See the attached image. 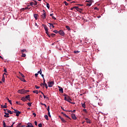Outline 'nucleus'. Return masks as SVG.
Wrapping results in <instances>:
<instances>
[{"instance_id": "obj_1", "label": "nucleus", "mask_w": 127, "mask_h": 127, "mask_svg": "<svg viewBox=\"0 0 127 127\" xmlns=\"http://www.w3.org/2000/svg\"><path fill=\"white\" fill-rule=\"evenodd\" d=\"M29 91V90H25L24 89H22L21 90H18V92L19 94H26V92Z\"/></svg>"}, {"instance_id": "obj_2", "label": "nucleus", "mask_w": 127, "mask_h": 127, "mask_svg": "<svg viewBox=\"0 0 127 127\" xmlns=\"http://www.w3.org/2000/svg\"><path fill=\"white\" fill-rule=\"evenodd\" d=\"M42 26H44V28L46 31V34H47V35H48H48H49L48 27H47V25H45L44 24H42Z\"/></svg>"}, {"instance_id": "obj_3", "label": "nucleus", "mask_w": 127, "mask_h": 127, "mask_svg": "<svg viewBox=\"0 0 127 127\" xmlns=\"http://www.w3.org/2000/svg\"><path fill=\"white\" fill-rule=\"evenodd\" d=\"M64 100L66 101H68V102H71V101H72V99H71V97L69 96H68V95L64 97Z\"/></svg>"}, {"instance_id": "obj_4", "label": "nucleus", "mask_w": 127, "mask_h": 127, "mask_svg": "<svg viewBox=\"0 0 127 127\" xmlns=\"http://www.w3.org/2000/svg\"><path fill=\"white\" fill-rule=\"evenodd\" d=\"M14 113L16 114V116H19L20 114H21V111H19L18 110H16L15 109H14Z\"/></svg>"}, {"instance_id": "obj_5", "label": "nucleus", "mask_w": 127, "mask_h": 127, "mask_svg": "<svg viewBox=\"0 0 127 127\" xmlns=\"http://www.w3.org/2000/svg\"><path fill=\"white\" fill-rule=\"evenodd\" d=\"M86 2H88L87 4H86L87 6H91L92 3V0H86Z\"/></svg>"}, {"instance_id": "obj_6", "label": "nucleus", "mask_w": 127, "mask_h": 127, "mask_svg": "<svg viewBox=\"0 0 127 127\" xmlns=\"http://www.w3.org/2000/svg\"><path fill=\"white\" fill-rule=\"evenodd\" d=\"M48 85L49 87H52L53 85H54V81H50L48 82Z\"/></svg>"}, {"instance_id": "obj_7", "label": "nucleus", "mask_w": 127, "mask_h": 127, "mask_svg": "<svg viewBox=\"0 0 127 127\" xmlns=\"http://www.w3.org/2000/svg\"><path fill=\"white\" fill-rule=\"evenodd\" d=\"M59 34H60V35H61L62 36H64V35H65V33L64 31V30H60L59 31Z\"/></svg>"}, {"instance_id": "obj_8", "label": "nucleus", "mask_w": 127, "mask_h": 127, "mask_svg": "<svg viewBox=\"0 0 127 127\" xmlns=\"http://www.w3.org/2000/svg\"><path fill=\"white\" fill-rule=\"evenodd\" d=\"M71 118L74 119V120H76L77 117L75 114H71Z\"/></svg>"}, {"instance_id": "obj_9", "label": "nucleus", "mask_w": 127, "mask_h": 127, "mask_svg": "<svg viewBox=\"0 0 127 127\" xmlns=\"http://www.w3.org/2000/svg\"><path fill=\"white\" fill-rule=\"evenodd\" d=\"M116 6H117V4H114V2H113V3L111 2L112 8H115V7H116Z\"/></svg>"}, {"instance_id": "obj_10", "label": "nucleus", "mask_w": 127, "mask_h": 127, "mask_svg": "<svg viewBox=\"0 0 127 127\" xmlns=\"http://www.w3.org/2000/svg\"><path fill=\"white\" fill-rule=\"evenodd\" d=\"M27 127H34L32 123H28Z\"/></svg>"}, {"instance_id": "obj_11", "label": "nucleus", "mask_w": 127, "mask_h": 127, "mask_svg": "<svg viewBox=\"0 0 127 127\" xmlns=\"http://www.w3.org/2000/svg\"><path fill=\"white\" fill-rule=\"evenodd\" d=\"M74 7L77 11H82V9H80L78 6H75Z\"/></svg>"}, {"instance_id": "obj_12", "label": "nucleus", "mask_w": 127, "mask_h": 127, "mask_svg": "<svg viewBox=\"0 0 127 127\" xmlns=\"http://www.w3.org/2000/svg\"><path fill=\"white\" fill-rule=\"evenodd\" d=\"M41 16L43 18H44V19H45V18H46V12H43V14L41 15Z\"/></svg>"}, {"instance_id": "obj_13", "label": "nucleus", "mask_w": 127, "mask_h": 127, "mask_svg": "<svg viewBox=\"0 0 127 127\" xmlns=\"http://www.w3.org/2000/svg\"><path fill=\"white\" fill-rule=\"evenodd\" d=\"M4 118H9V114L8 113V111H7V113H5V115H4Z\"/></svg>"}, {"instance_id": "obj_14", "label": "nucleus", "mask_w": 127, "mask_h": 127, "mask_svg": "<svg viewBox=\"0 0 127 127\" xmlns=\"http://www.w3.org/2000/svg\"><path fill=\"white\" fill-rule=\"evenodd\" d=\"M59 90L61 92H64V89H63V87H61V86H59Z\"/></svg>"}, {"instance_id": "obj_15", "label": "nucleus", "mask_w": 127, "mask_h": 127, "mask_svg": "<svg viewBox=\"0 0 127 127\" xmlns=\"http://www.w3.org/2000/svg\"><path fill=\"white\" fill-rule=\"evenodd\" d=\"M85 120L86 121V123H87V124H91V121L89 120V119H88L87 118H86Z\"/></svg>"}, {"instance_id": "obj_16", "label": "nucleus", "mask_w": 127, "mask_h": 127, "mask_svg": "<svg viewBox=\"0 0 127 127\" xmlns=\"http://www.w3.org/2000/svg\"><path fill=\"white\" fill-rule=\"evenodd\" d=\"M60 118L61 119V120L63 121V123H66V120H65L64 118H62V116H60Z\"/></svg>"}, {"instance_id": "obj_17", "label": "nucleus", "mask_w": 127, "mask_h": 127, "mask_svg": "<svg viewBox=\"0 0 127 127\" xmlns=\"http://www.w3.org/2000/svg\"><path fill=\"white\" fill-rule=\"evenodd\" d=\"M42 77H43V84H44V85H45L46 80H45V79L44 78V75L43 74H42Z\"/></svg>"}, {"instance_id": "obj_18", "label": "nucleus", "mask_w": 127, "mask_h": 127, "mask_svg": "<svg viewBox=\"0 0 127 127\" xmlns=\"http://www.w3.org/2000/svg\"><path fill=\"white\" fill-rule=\"evenodd\" d=\"M62 114L64 115V116H65V118H67L68 119H70L69 116L68 115H66V114H64V113L62 112Z\"/></svg>"}, {"instance_id": "obj_19", "label": "nucleus", "mask_w": 127, "mask_h": 127, "mask_svg": "<svg viewBox=\"0 0 127 127\" xmlns=\"http://www.w3.org/2000/svg\"><path fill=\"white\" fill-rule=\"evenodd\" d=\"M38 14H34V17H35V20H38Z\"/></svg>"}, {"instance_id": "obj_20", "label": "nucleus", "mask_w": 127, "mask_h": 127, "mask_svg": "<svg viewBox=\"0 0 127 127\" xmlns=\"http://www.w3.org/2000/svg\"><path fill=\"white\" fill-rule=\"evenodd\" d=\"M1 107H3L4 109L6 108L7 107L6 103L4 104V105H1Z\"/></svg>"}, {"instance_id": "obj_21", "label": "nucleus", "mask_w": 127, "mask_h": 127, "mask_svg": "<svg viewBox=\"0 0 127 127\" xmlns=\"http://www.w3.org/2000/svg\"><path fill=\"white\" fill-rule=\"evenodd\" d=\"M20 80L23 81L24 82H26V80L24 79V77H19Z\"/></svg>"}, {"instance_id": "obj_22", "label": "nucleus", "mask_w": 127, "mask_h": 127, "mask_svg": "<svg viewBox=\"0 0 127 127\" xmlns=\"http://www.w3.org/2000/svg\"><path fill=\"white\" fill-rule=\"evenodd\" d=\"M21 100H22V101H24V102L26 101V96H25V97L24 96L22 97Z\"/></svg>"}, {"instance_id": "obj_23", "label": "nucleus", "mask_w": 127, "mask_h": 127, "mask_svg": "<svg viewBox=\"0 0 127 127\" xmlns=\"http://www.w3.org/2000/svg\"><path fill=\"white\" fill-rule=\"evenodd\" d=\"M7 100H8V102H9V104H10V105H12V101L11 100H9V97H6Z\"/></svg>"}, {"instance_id": "obj_24", "label": "nucleus", "mask_w": 127, "mask_h": 127, "mask_svg": "<svg viewBox=\"0 0 127 127\" xmlns=\"http://www.w3.org/2000/svg\"><path fill=\"white\" fill-rule=\"evenodd\" d=\"M2 81H3V82H4L5 81V76H4V74L2 75Z\"/></svg>"}, {"instance_id": "obj_25", "label": "nucleus", "mask_w": 127, "mask_h": 127, "mask_svg": "<svg viewBox=\"0 0 127 127\" xmlns=\"http://www.w3.org/2000/svg\"><path fill=\"white\" fill-rule=\"evenodd\" d=\"M31 6H33V7H35V2H32L30 3Z\"/></svg>"}, {"instance_id": "obj_26", "label": "nucleus", "mask_w": 127, "mask_h": 127, "mask_svg": "<svg viewBox=\"0 0 127 127\" xmlns=\"http://www.w3.org/2000/svg\"><path fill=\"white\" fill-rule=\"evenodd\" d=\"M25 98H26V101H27V99L28 100H30V95H27L26 96H25Z\"/></svg>"}, {"instance_id": "obj_27", "label": "nucleus", "mask_w": 127, "mask_h": 127, "mask_svg": "<svg viewBox=\"0 0 127 127\" xmlns=\"http://www.w3.org/2000/svg\"><path fill=\"white\" fill-rule=\"evenodd\" d=\"M27 52V50H26V49H23L22 50H21L22 54H24V52Z\"/></svg>"}, {"instance_id": "obj_28", "label": "nucleus", "mask_w": 127, "mask_h": 127, "mask_svg": "<svg viewBox=\"0 0 127 127\" xmlns=\"http://www.w3.org/2000/svg\"><path fill=\"white\" fill-rule=\"evenodd\" d=\"M38 73H40V75H41V76H42V69H40L39 71H38Z\"/></svg>"}, {"instance_id": "obj_29", "label": "nucleus", "mask_w": 127, "mask_h": 127, "mask_svg": "<svg viewBox=\"0 0 127 127\" xmlns=\"http://www.w3.org/2000/svg\"><path fill=\"white\" fill-rule=\"evenodd\" d=\"M82 107H84V109H85V107H86V104H85V103H83V104L82 103Z\"/></svg>"}, {"instance_id": "obj_30", "label": "nucleus", "mask_w": 127, "mask_h": 127, "mask_svg": "<svg viewBox=\"0 0 127 127\" xmlns=\"http://www.w3.org/2000/svg\"><path fill=\"white\" fill-rule=\"evenodd\" d=\"M54 32H55V35H56V34H58L59 31L58 30H54Z\"/></svg>"}, {"instance_id": "obj_31", "label": "nucleus", "mask_w": 127, "mask_h": 127, "mask_svg": "<svg viewBox=\"0 0 127 127\" xmlns=\"http://www.w3.org/2000/svg\"><path fill=\"white\" fill-rule=\"evenodd\" d=\"M33 92L34 93H36V94H39V92L38 91V90H34Z\"/></svg>"}, {"instance_id": "obj_32", "label": "nucleus", "mask_w": 127, "mask_h": 127, "mask_svg": "<svg viewBox=\"0 0 127 127\" xmlns=\"http://www.w3.org/2000/svg\"><path fill=\"white\" fill-rule=\"evenodd\" d=\"M22 58H25V57L26 56V54H24V53L23 54H22L21 55Z\"/></svg>"}, {"instance_id": "obj_33", "label": "nucleus", "mask_w": 127, "mask_h": 127, "mask_svg": "<svg viewBox=\"0 0 127 127\" xmlns=\"http://www.w3.org/2000/svg\"><path fill=\"white\" fill-rule=\"evenodd\" d=\"M43 94V96L44 97V99H47L48 100H49L48 96H46V95H44V94Z\"/></svg>"}, {"instance_id": "obj_34", "label": "nucleus", "mask_w": 127, "mask_h": 127, "mask_svg": "<svg viewBox=\"0 0 127 127\" xmlns=\"http://www.w3.org/2000/svg\"><path fill=\"white\" fill-rule=\"evenodd\" d=\"M19 73H20V75H21V76H22V77H25L24 75L23 74H22V72H20L19 71Z\"/></svg>"}, {"instance_id": "obj_35", "label": "nucleus", "mask_w": 127, "mask_h": 127, "mask_svg": "<svg viewBox=\"0 0 127 127\" xmlns=\"http://www.w3.org/2000/svg\"><path fill=\"white\" fill-rule=\"evenodd\" d=\"M47 7H48V8H50V5L48 2H47Z\"/></svg>"}, {"instance_id": "obj_36", "label": "nucleus", "mask_w": 127, "mask_h": 127, "mask_svg": "<svg viewBox=\"0 0 127 127\" xmlns=\"http://www.w3.org/2000/svg\"><path fill=\"white\" fill-rule=\"evenodd\" d=\"M49 24H50V27H51V26H52L53 28H54V27H55L54 24H51V23H50V22Z\"/></svg>"}, {"instance_id": "obj_37", "label": "nucleus", "mask_w": 127, "mask_h": 127, "mask_svg": "<svg viewBox=\"0 0 127 127\" xmlns=\"http://www.w3.org/2000/svg\"><path fill=\"white\" fill-rule=\"evenodd\" d=\"M38 2L37 1H36V0H35L34 1V6H35L36 5H37Z\"/></svg>"}, {"instance_id": "obj_38", "label": "nucleus", "mask_w": 127, "mask_h": 127, "mask_svg": "<svg viewBox=\"0 0 127 127\" xmlns=\"http://www.w3.org/2000/svg\"><path fill=\"white\" fill-rule=\"evenodd\" d=\"M45 118L46 119V120H49L48 115H45Z\"/></svg>"}, {"instance_id": "obj_39", "label": "nucleus", "mask_w": 127, "mask_h": 127, "mask_svg": "<svg viewBox=\"0 0 127 127\" xmlns=\"http://www.w3.org/2000/svg\"><path fill=\"white\" fill-rule=\"evenodd\" d=\"M79 52V51H77V50H74V54H78Z\"/></svg>"}, {"instance_id": "obj_40", "label": "nucleus", "mask_w": 127, "mask_h": 127, "mask_svg": "<svg viewBox=\"0 0 127 127\" xmlns=\"http://www.w3.org/2000/svg\"><path fill=\"white\" fill-rule=\"evenodd\" d=\"M47 110H48V116H49V111H50V108L49 106H48Z\"/></svg>"}, {"instance_id": "obj_41", "label": "nucleus", "mask_w": 127, "mask_h": 127, "mask_svg": "<svg viewBox=\"0 0 127 127\" xmlns=\"http://www.w3.org/2000/svg\"><path fill=\"white\" fill-rule=\"evenodd\" d=\"M45 86L46 87V89H48V85H47V84L46 83V82L45 83Z\"/></svg>"}, {"instance_id": "obj_42", "label": "nucleus", "mask_w": 127, "mask_h": 127, "mask_svg": "<svg viewBox=\"0 0 127 127\" xmlns=\"http://www.w3.org/2000/svg\"><path fill=\"white\" fill-rule=\"evenodd\" d=\"M7 111L9 114H13L12 111H11V110H7Z\"/></svg>"}, {"instance_id": "obj_43", "label": "nucleus", "mask_w": 127, "mask_h": 127, "mask_svg": "<svg viewBox=\"0 0 127 127\" xmlns=\"http://www.w3.org/2000/svg\"><path fill=\"white\" fill-rule=\"evenodd\" d=\"M16 104H17L18 105H21V103L20 101H16Z\"/></svg>"}, {"instance_id": "obj_44", "label": "nucleus", "mask_w": 127, "mask_h": 127, "mask_svg": "<svg viewBox=\"0 0 127 127\" xmlns=\"http://www.w3.org/2000/svg\"><path fill=\"white\" fill-rule=\"evenodd\" d=\"M41 105H44V106L45 107H47V105H46V104H43V103H41Z\"/></svg>"}, {"instance_id": "obj_45", "label": "nucleus", "mask_w": 127, "mask_h": 127, "mask_svg": "<svg viewBox=\"0 0 127 127\" xmlns=\"http://www.w3.org/2000/svg\"><path fill=\"white\" fill-rule=\"evenodd\" d=\"M64 3H65V5L66 6L68 5V2H67V1H64Z\"/></svg>"}, {"instance_id": "obj_46", "label": "nucleus", "mask_w": 127, "mask_h": 127, "mask_svg": "<svg viewBox=\"0 0 127 127\" xmlns=\"http://www.w3.org/2000/svg\"><path fill=\"white\" fill-rule=\"evenodd\" d=\"M6 111H7V109L6 108L4 109V111L5 115H6Z\"/></svg>"}, {"instance_id": "obj_47", "label": "nucleus", "mask_w": 127, "mask_h": 127, "mask_svg": "<svg viewBox=\"0 0 127 127\" xmlns=\"http://www.w3.org/2000/svg\"><path fill=\"white\" fill-rule=\"evenodd\" d=\"M36 89H40V86H38L37 85H35Z\"/></svg>"}, {"instance_id": "obj_48", "label": "nucleus", "mask_w": 127, "mask_h": 127, "mask_svg": "<svg viewBox=\"0 0 127 127\" xmlns=\"http://www.w3.org/2000/svg\"><path fill=\"white\" fill-rule=\"evenodd\" d=\"M4 72H5V74L6 75V72H7V69H6V68H4Z\"/></svg>"}, {"instance_id": "obj_49", "label": "nucleus", "mask_w": 127, "mask_h": 127, "mask_svg": "<svg viewBox=\"0 0 127 127\" xmlns=\"http://www.w3.org/2000/svg\"><path fill=\"white\" fill-rule=\"evenodd\" d=\"M3 127H5L6 124H5V121H3Z\"/></svg>"}, {"instance_id": "obj_50", "label": "nucleus", "mask_w": 127, "mask_h": 127, "mask_svg": "<svg viewBox=\"0 0 127 127\" xmlns=\"http://www.w3.org/2000/svg\"><path fill=\"white\" fill-rule=\"evenodd\" d=\"M66 28L67 29V30H70L69 26H66Z\"/></svg>"}, {"instance_id": "obj_51", "label": "nucleus", "mask_w": 127, "mask_h": 127, "mask_svg": "<svg viewBox=\"0 0 127 127\" xmlns=\"http://www.w3.org/2000/svg\"><path fill=\"white\" fill-rule=\"evenodd\" d=\"M27 105H28V106H31L32 103H28Z\"/></svg>"}, {"instance_id": "obj_52", "label": "nucleus", "mask_w": 127, "mask_h": 127, "mask_svg": "<svg viewBox=\"0 0 127 127\" xmlns=\"http://www.w3.org/2000/svg\"><path fill=\"white\" fill-rule=\"evenodd\" d=\"M38 126H39V127H42V124H41V123H40V124H38Z\"/></svg>"}, {"instance_id": "obj_53", "label": "nucleus", "mask_w": 127, "mask_h": 127, "mask_svg": "<svg viewBox=\"0 0 127 127\" xmlns=\"http://www.w3.org/2000/svg\"><path fill=\"white\" fill-rule=\"evenodd\" d=\"M33 115H34V118H35V117L36 116V114H35V113H33Z\"/></svg>"}, {"instance_id": "obj_54", "label": "nucleus", "mask_w": 127, "mask_h": 127, "mask_svg": "<svg viewBox=\"0 0 127 127\" xmlns=\"http://www.w3.org/2000/svg\"><path fill=\"white\" fill-rule=\"evenodd\" d=\"M49 116L50 118H51V114H50V110H49Z\"/></svg>"}, {"instance_id": "obj_55", "label": "nucleus", "mask_w": 127, "mask_h": 127, "mask_svg": "<svg viewBox=\"0 0 127 127\" xmlns=\"http://www.w3.org/2000/svg\"><path fill=\"white\" fill-rule=\"evenodd\" d=\"M94 10H99L98 7H97L96 6L94 7Z\"/></svg>"}, {"instance_id": "obj_56", "label": "nucleus", "mask_w": 127, "mask_h": 127, "mask_svg": "<svg viewBox=\"0 0 127 127\" xmlns=\"http://www.w3.org/2000/svg\"><path fill=\"white\" fill-rule=\"evenodd\" d=\"M35 125L36 126L38 125L37 121H35Z\"/></svg>"}, {"instance_id": "obj_57", "label": "nucleus", "mask_w": 127, "mask_h": 127, "mask_svg": "<svg viewBox=\"0 0 127 127\" xmlns=\"http://www.w3.org/2000/svg\"><path fill=\"white\" fill-rule=\"evenodd\" d=\"M53 18H54V20H56V17H55V16H54V15H53Z\"/></svg>"}, {"instance_id": "obj_58", "label": "nucleus", "mask_w": 127, "mask_h": 127, "mask_svg": "<svg viewBox=\"0 0 127 127\" xmlns=\"http://www.w3.org/2000/svg\"><path fill=\"white\" fill-rule=\"evenodd\" d=\"M38 72L37 74H35V76H36V77H38Z\"/></svg>"}, {"instance_id": "obj_59", "label": "nucleus", "mask_w": 127, "mask_h": 127, "mask_svg": "<svg viewBox=\"0 0 127 127\" xmlns=\"http://www.w3.org/2000/svg\"><path fill=\"white\" fill-rule=\"evenodd\" d=\"M51 36H55V34H51Z\"/></svg>"}, {"instance_id": "obj_60", "label": "nucleus", "mask_w": 127, "mask_h": 127, "mask_svg": "<svg viewBox=\"0 0 127 127\" xmlns=\"http://www.w3.org/2000/svg\"><path fill=\"white\" fill-rule=\"evenodd\" d=\"M29 8L28 7H25V10H28Z\"/></svg>"}, {"instance_id": "obj_61", "label": "nucleus", "mask_w": 127, "mask_h": 127, "mask_svg": "<svg viewBox=\"0 0 127 127\" xmlns=\"http://www.w3.org/2000/svg\"><path fill=\"white\" fill-rule=\"evenodd\" d=\"M53 15H54V14H50V16H52V18H53Z\"/></svg>"}, {"instance_id": "obj_62", "label": "nucleus", "mask_w": 127, "mask_h": 127, "mask_svg": "<svg viewBox=\"0 0 127 127\" xmlns=\"http://www.w3.org/2000/svg\"><path fill=\"white\" fill-rule=\"evenodd\" d=\"M20 125H21V123H19V126L20 127Z\"/></svg>"}, {"instance_id": "obj_63", "label": "nucleus", "mask_w": 127, "mask_h": 127, "mask_svg": "<svg viewBox=\"0 0 127 127\" xmlns=\"http://www.w3.org/2000/svg\"><path fill=\"white\" fill-rule=\"evenodd\" d=\"M9 127H13V124H12V125H11V126H9Z\"/></svg>"}, {"instance_id": "obj_64", "label": "nucleus", "mask_w": 127, "mask_h": 127, "mask_svg": "<svg viewBox=\"0 0 127 127\" xmlns=\"http://www.w3.org/2000/svg\"><path fill=\"white\" fill-rule=\"evenodd\" d=\"M16 127H20V126H19V124H18V125H17V126H16Z\"/></svg>"}]
</instances>
